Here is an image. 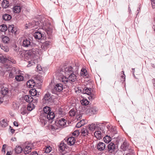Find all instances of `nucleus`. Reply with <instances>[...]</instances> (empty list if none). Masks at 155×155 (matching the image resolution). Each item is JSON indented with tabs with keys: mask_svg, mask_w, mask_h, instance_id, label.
Here are the masks:
<instances>
[{
	"mask_svg": "<svg viewBox=\"0 0 155 155\" xmlns=\"http://www.w3.org/2000/svg\"><path fill=\"white\" fill-rule=\"evenodd\" d=\"M77 80L76 76L74 73L67 76H62L60 81L65 84H72L75 82Z\"/></svg>",
	"mask_w": 155,
	"mask_h": 155,
	"instance_id": "f257e3e1",
	"label": "nucleus"
},
{
	"mask_svg": "<svg viewBox=\"0 0 155 155\" xmlns=\"http://www.w3.org/2000/svg\"><path fill=\"white\" fill-rule=\"evenodd\" d=\"M39 22V24L38 27H42L43 29L45 30L47 34L50 35L52 32V29L51 27V24L50 22L47 20H45L43 21H40Z\"/></svg>",
	"mask_w": 155,
	"mask_h": 155,
	"instance_id": "f03ea898",
	"label": "nucleus"
},
{
	"mask_svg": "<svg viewBox=\"0 0 155 155\" xmlns=\"http://www.w3.org/2000/svg\"><path fill=\"white\" fill-rule=\"evenodd\" d=\"M66 120L64 118H59L55 121V124L51 126L53 130L58 129L59 128L62 127L66 124Z\"/></svg>",
	"mask_w": 155,
	"mask_h": 155,
	"instance_id": "7ed1b4c3",
	"label": "nucleus"
},
{
	"mask_svg": "<svg viewBox=\"0 0 155 155\" xmlns=\"http://www.w3.org/2000/svg\"><path fill=\"white\" fill-rule=\"evenodd\" d=\"M38 49L37 48H32L29 50L24 54L25 58L26 59H33L37 53L38 52Z\"/></svg>",
	"mask_w": 155,
	"mask_h": 155,
	"instance_id": "20e7f679",
	"label": "nucleus"
},
{
	"mask_svg": "<svg viewBox=\"0 0 155 155\" xmlns=\"http://www.w3.org/2000/svg\"><path fill=\"white\" fill-rule=\"evenodd\" d=\"M47 116H48L50 119L53 120L54 117V114L53 112L51 111V108L48 107L46 106L44 107L43 112L41 113Z\"/></svg>",
	"mask_w": 155,
	"mask_h": 155,
	"instance_id": "39448f33",
	"label": "nucleus"
},
{
	"mask_svg": "<svg viewBox=\"0 0 155 155\" xmlns=\"http://www.w3.org/2000/svg\"><path fill=\"white\" fill-rule=\"evenodd\" d=\"M69 116L72 117H75L77 120L81 119L82 115L79 112H78L76 108L71 109L68 113Z\"/></svg>",
	"mask_w": 155,
	"mask_h": 155,
	"instance_id": "423d86ee",
	"label": "nucleus"
},
{
	"mask_svg": "<svg viewBox=\"0 0 155 155\" xmlns=\"http://www.w3.org/2000/svg\"><path fill=\"white\" fill-rule=\"evenodd\" d=\"M63 90V85L60 83L57 84L53 88L51 89L52 94L58 95L59 93Z\"/></svg>",
	"mask_w": 155,
	"mask_h": 155,
	"instance_id": "0eeeda50",
	"label": "nucleus"
},
{
	"mask_svg": "<svg viewBox=\"0 0 155 155\" xmlns=\"http://www.w3.org/2000/svg\"><path fill=\"white\" fill-rule=\"evenodd\" d=\"M35 44L32 40L29 38L24 39L22 41V46L25 48H30L34 46Z\"/></svg>",
	"mask_w": 155,
	"mask_h": 155,
	"instance_id": "6e6552de",
	"label": "nucleus"
},
{
	"mask_svg": "<svg viewBox=\"0 0 155 155\" xmlns=\"http://www.w3.org/2000/svg\"><path fill=\"white\" fill-rule=\"evenodd\" d=\"M40 122L42 126H44L48 120H51L48 116H47L44 114H41L39 117Z\"/></svg>",
	"mask_w": 155,
	"mask_h": 155,
	"instance_id": "1a4fd4ad",
	"label": "nucleus"
},
{
	"mask_svg": "<svg viewBox=\"0 0 155 155\" xmlns=\"http://www.w3.org/2000/svg\"><path fill=\"white\" fill-rule=\"evenodd\" d=\"M39 22L38 21H34L32 22L29 23L28 26L26 27L29 28H33V29H36L38 28V25H39Z\"/></svg>",
	"mask_w": 155,
	"mask_h": 155,
	"instance_id": "9d476101",
	"label": "nucleus"
},
{
	"mask_svg": "<svg viewBox=\"0 0 155 155\" xmlns=\"http://www.w3.org/2000/svg\"><path fill=\"white\" fill-rule=\"evenodd\" d=\"M8 29L10 35H15L17 33V29L13 25H9Z\"/></svg>",
	"mask_w": 155,
	"mask_h": 155,
	"instance_id": "9b49d317",
	"label": "nucleus"
},
{
	"mask_svg": "<svg viewBox=\"0 0 155 155\" xmlns=\"http://www.w3.org/2000/svg\"><path fill=\"white\" fill-rule=\"evenodd\" d=\"M65 74V76H67L73 72V68L71 66H68L64 69V71Z\"/></svg>",
	"mask_w": 155,
	"mask_h": 155,
	"instance_id": "f8f14e48",
	"label": "nucleus"
},
{
	"mask_svg": "<svg viewBox=\"0 0 155 155\" xmlns=\"http://www.w3.org/2000/svg\"><path fill=\"white\" fill-rule=\"evenodd\" d=\"M94 91L92 89V88L90 87H88V99L91 100H92L94 99L95 98V96L94 95Z\"/></svg>",
	"mask_w": 155,
	"mask_h": 155,
	"instance_id": "ddd939ff",
	"label": "nucleus"
},
{
	"mask_svg": "<svg viewBox=\"0 0 155 155\" xmlns=\"http://www.w3.org/2000/svg\"><path fill=\"white\" fill-rule=\"evenodd\" d=\"M0 88V93L3 95H7L8 94L9 92L8 87L5 86V85H1Z\"/></svg>",
	"mask_w": 155,
	"mask_h": 155,
	"instance_id": "4468645a",
	"label": "nucleus"
},
{
	"mask_svg": "<svg viewBox=\"0 0 155 155\" xmlns=\"http://www.w3.org/2000/svg\"><path fill=\"white\" fill-rule=\"evenodd\" d=\"M37 83V81L35 80L30 79L28 81L27 83V86L29 88H33L35 86H37L36 83Z\"/></svg>",
	"mask_w": 155,
	"mask_h": 155,
	"instance_id": "2eb2a0df",
	"label": "nucleus"
},
{
	"mask_svg": "<svg viewBox=\"0 0 155 155\" xmlns=\"http://www.w3.org/2000/svg\"><path fill=\"white\" fill-rule=\"evenodd\" d=\"M52 100L50 94L48 93H47L45 95L44 98L43 99V101L44 103H48L50 102Z\"/></svg>",
	"mask_w": 155,
	"mask_h": 155,
	"instance_id": "dca6fc26",
	"label": "nucleus"
},
{
	"mask_svg": "<svg viewBox=\"0 0 155 155\" xmlns=\"http://www.w3.org/2000/svg\"><path fill=\"white\" fill-rule=\"evenodd\" d=\"M97 111L96 108L95 107H91L88 108V115H91L95 114Z\"/></svg>",
	"mask_w": 155,
	"mask_h": 155,
	"instance_id": "f3484780",
	"label": "nucleus"
},
{
	"mask_svg": "<svg viewBox=\"0 0 155 155\" xmlns=\"http://www.w3.org/2000/svg\"><path fill=\"white\" fill-rule=\"evenodd\" d=\"M34 36L36 39H40L42 38H44L45 36V35L42 34L41 32L38 31L35 33Z\"/></svg>",
	"mask_w": 155,
	"mask_h": 155,
	"instance_id": "a211bd4d",
	"label": "nucleus"
},
{
	"mask_svg": "<svg viewBox=\"0 0 155 155\" xmlns=\"http://www.w3.org/2000/svg\"><path fill=\"white\" fill-rule=\"evenodd\" d=\"M75 141V139L74 137H70L67 139V142L68 145L70 146L73 145Z\"/></svg>",
	"mask_w": 155,
	"mask_h": 155,
	"instance_id": "6ab92c4d",
	"label": "nucleus"
},
{
	"mask_svg": "<svg viewBox=\"0 0 155 155\" xmlns=\"http://www.w3.org/2000/svg\"><path fill=\"white\" fill-rule=\"evenodd\" d=\"M32 146L30 144L26 146L24 149V152L25 154H28L31 152L32 149Z\"/></svg>",
	"mask_w": 155,
	"mask_h": 155,
	"instance_id": "aec40b11",
	"label": "nucleus"
},
{
	"mask_svg": "<svg viewBox=\"0 0 155 155\" xmlns=\"http://www.w3.org/2000/svg\"><path fill=\"white\" fill-rule=\"evenodd\" d=\"M106 145L103 142H100L97 144V149L100 151H103L105 148Z\"/></svg>",
	"mask_w": 155,
	"mask_h": 155,
	"instance_id": "412c9836",
	"label": "nucleus"
},
{
	"mask_svg": "<svg viewBox=\"0 0 155 155\" xmlns=\"http://www.w3.org/2000/svg\"><path fill=\"white\" fill-rule=\"evenodd\" d=\"M24 100L27 102L30 103L33 101H38L37 100H33L32 97L30 95H26L24 97Z\"/></svg>",
	"mask_w": 155,
	"mask_h": 155,
	"instance_id": "4be33fe9",
	"label": "nucleus"
},
{
	"mask_svg": "<svg viewBox=\"0 0 155 155\" xmlns=\"http://www.w3.org/2000/svg\"><path fill=\"white\" fill-rule=\"evenodd\" d=\"M129 144L126 142H124L121 146V149L124 151L129 150Z\"/></svg>",
	"mask_w": 155,
	"mask_h": 155,
	"instance_id": "5701e85b",
	"label": "nucleus"
},
{
	"mask_svg": "<svg viewBox=\"0 0 155 155\" xmlns=\"http://www.w3.org/2000/svg\"><path fill=\"white\" fill-rule=\"evenodd\" d=\"M23 74H18L15 76V79L18 82L22 81L24 80V77L23 76Z\"/></svg>",
	"mask_w": 155,
	"mask_h": 155,
	"instance_id": "b1692460",
	"label": "nucleus"
},
{
	"mask_svg": "<svg viewBox=\"0 0 155 155\" xmlns=\"http://www.w3.org/2000/svg\"><path fill=\"white\" fill-rule=\"evenodd\" d=\"M17 71H16V68L13 67L12 68L11 72L9 74V76L11 78H13L14 76L17 73Z\"/></svg>",
	"mask_w": 155,
	"mask_h": 155,
	"instance_id": "393cba45",
	"label": "nucleus"
},
{
	"mask_svg": "<svg viewBox=\"0 0 155 155\" xmlns=\"http://www.w3.org/2000/svg\"><path fill=\"white\" fill-rule=\"evenodd\" d=\"M108 150L109 151H114L115 149V144L111 142L107 146Z\"/></svg>",
	"mask_w": 155,
	"mask_h": 155,
	"instance_id": "a878e982",
	"label": "nucleus"
},
{
	"mask_svg": "<svg viewBox=\"0 0 155 155\" xmlns=\"http://www.w3.org/2000/svg\"><path fill=\"white\" fill-rule=\"evenodd\" d=\"M34 80L35 81H37V83L36 84L38 85H40L41 84L42 82V80L41 79V76H37L35 78Z\"/></svg>",
	"mask_w": 155,
	"mask_h": 155,
	"instance_id": "bb28decb",
	"label": "nucleus"
},
{
	"mask_svg": "<svg viewBox=\"0 0 155 155\" xmlns=\"http://www.w3.org/2000/svg\"><path fill=\"white\" fill-rule=\"evenodd\" d=\"M27 110L25 106H23L20 110V113L22 115H25L28 113Z\"/></svg>",
	"mask_w": 155,
	"mask_h": 155,
	"instance_id": "cd10ccee",
	"label": "nucleus"
},
{
	"mask_svg": "<svg viewBox=\"0 0 155 155\" xmlns=\"http://www.w3.org/2000/svg\"><path fill=\"white\" fill-rule=\"evenodd\" d=\"M81 134L84 136H85L87 135V127L86 126H84L81 131Z\"/></svg>",
	"mask_w": 155,
	"mask_h": 155,
	"instance_id": "c85d7f7f",
	"label": "nucleus"
},
{
	"mask_svg": "<svg viewBox=\"0 0 155 155\" xmlns=\"http://www.w3.org/2000/svg\"><path fill=\"white\" fill-rule=\"evenodd\" d=\"M94 136L97 139H100L101 138V134L100 131H96L94 133Z\"/></svg>",
	"mask_w": 155,
	"mask_h": 155,
	"instance_id": "c756f323",
	"label": "nucleus"
},
{
	"mask_svg": "<svg viewBox=\"0 0 155 155\" xmlns=\"http://www.w3.org/2000/svg\"><path fill=\"white\" fill-rule=\"evenodd\" d=\"M9 3L7 0H3L2 3V6L4 8H7L9 6Z\"/></svg>",
	"mask_w": 155,
	"mask_h": 155,
	"instance_id": "7c9ffc66",
	"label": "nucleus"
},
{
	"mask_svg": "<svg viewBox=\"0 0 155 155\" xmlns=\"http://www.w3.org/2000/svg\"><path fill=\"white\" fill-rule=\"evenodd\" d=\"M20 106V104L18 102L15 101L13 102L12 107L14 110L18 109Z\"/></svg>",
	"mask_w": 155,
	"mask_h": 155,
	"instance_id": "2f4dec72",
	"label": "nucleus"
},
{
	"mask_svg": "<svg viewBox=\"0 0 155 155\" xmlns=\"http://www.w3.org/2000/svg\"><path fill=\"white\" fill-rule=\"evenodd\" d=\"M2 18L5 21H8L11 19L12 17L10 15L5 14L3 15Z\"/></svg>",
	"mask_w": 155,
	"mask_h": 155,
	"instance_id": "473e14b6",
	"label": "nucleus"
},
{
	"mask_svg": "<svg viewBox=\"0 0 155 155\" xmlns=\"http://www.w3.org/2000/svg\"><path fill=\"white\" fill-rule=\"evenodd\" d=\"M21 11V7L19 5H16L14 6L13 12L15 13H19Z\"/></svg>",
	"mask_w": 155,
	"mask_h": 155,
	"instance_id": "72a5a7b5",
	"label": "nucleus"
},
{
	"mask_svg": "<svg viewBox=\"0 0 155 155\" xmlns=\"http://www.w3.org/2000/svg\"><path fill=\"white\" fill-rule=\"evenodd\" d=\"M30 92L31 94V95L32 96H36L38 95V93L37 90L35 89H33L30 91ZM38 95H39L38 93Z\"/></svg>",
	"mask_w": 155,
	"mask_h": 155,
	"instance_id": "f704fd0d",
	"label": "nucleus"
},
{
	"mask_svg": "<svg viewBox=\"0 0 155 155\" xmlns=\"http://www.w3.org/2000/svg\"><path fill=\"white\" fill-rule=\"evenodd\" d=\"M0 46L1 49L4 51L5 52H8L9 50L8 48L5 45V44H0Z\"/></svg>",
	"mask_w": 155,
	"mask_h": 155,
	"instance_id": "c9c22d12",
	"label": "nucleus"
},
{
	"mask_svg": "<svg viewBox=\"0 0 155 155\" xmlns=\"http://www.w3.org/2000/svg\"><path fill=\"white\" fill-rule=\"evenodd\" d=\"M23 150V149L21 147L19 146H16L15 149V151L17 153H21Z\"/></svg>",
	"mask_w": 155,
	"mask_h": 155,
	"instance_id": "e433bc0d",
	"label": "nucleus"
},
{
	"mask_svg": "<svg viewBox=\"0 0 155 155\" xmlns=\"http://www.w3.org/2000/svg\"><path fill=\"white\" fill-rule=\"evenodd\" d=\"M8 29L7 27L5 25L3 24L0 25V31L2 32H5Z\"/></svg>",
	"mask_w": 155,
	"mask_h": 155,
	"instance_id": "4c0bfd02",
	"label": "nucleus"
},
{
	"mask_svg": "<svg viewBox=\"0 0 155 155\" xmlns=\"http://www.w3.org/2000/svg\"><path fill=\"white\" fill-rule=\"evenodd\" d=\"M104 140L105 143H108L110 142L111 140V137L107 135L104 138Z\"/></svg>",
	"mask_w": 155,
	"mask_h": 155,
	"instance_id": "58836bf2",
	"label": "nucleus"
},
{
	"mask_svg": "<svg viewBox=\"0 0 155 155\" xmlns=\"http://www.w3.org/2000/svg\"><path fill=\"white\" fill-rule=\"evenodd\" d=\"M59 147L60 150L62 151L64 150L66 148V144H64L63 141H61Z\"/></svg>",
	"mask_w": 155,
	"mask_h": 155,
	"instance_id": "ea45409f",
	"label": "nucleus"
},
{
	"mask_svg": "<svg viewBox=\"0 0 155 155\" xmlns=\"http://www.w3.org/2000/svg\"><path fill=\"white\" fill-rule=\"evenodd\" d=\"M0 62L4 63V62H8L7 58L5 57L2 54V56H0Z\"/></svg>",
	"mask_w": 155,
	"mask_h": 155,
	"instance_id": "a19ab883",
	"label": "nucleus"
},
{
	"mask_svg": "<svg viewBox=\"0 0 155 155\" xmlns=\"http://www.w3.org/2000/svg\"><path fill=\"white\" fill-rule=\"evenodd\" d=\"M86 73H87L86 69L83 68L81 70L80 73L81 75L82 76H85L87 74H86Z\"/></svg>",
	"mask_w": 155,
	"mask_h": 155,
	"instance_id": "79ce46f5",
	"label": "nucleus"
},
{
	"mask_svg": "<svg viewBox=\"0 0 155 155\" xmlns=\"http://www.w3.org/2000/svg\"><path fill=\"white\" fill-rule=\"evenodd\" d=\"M51 42L49 41H46L43 44V47L45 49H47L49 48Z\"/></svg>",
	"mask_w": 155,
	"mask_h": 155,
	"instance_id": "37998d69",
	"label": "nucleus"
},
{
	"mask_svg": "<svg viewBox=\"0 0 155 155\" xmlns=\"http://www.w3.org/2000/svg\"><path fill=\"white\" fill-rule=\"evenodd\" d=\"M89 128L90 130L94 131V130L97 129V127H96L94 124H91L89 125Z\"/></svg>",
	"mask_w": 155,
	"mask_h": 155,
	"instance_id": "c03bdc74",
	"label": "nucleus"
},
{
	"mask_svg": "<svg viewBox=\"0 0 155 155\" xmlns=\"http://www.w3.org/2000/svg\"><path fill=\"white\" fill-rule=\"evenodd\" d=\"M51 147L49 146H48L44 148V151L45 153H49L51 150Z\"/></svg>",
	"mask_w": 155,
	"mask_h": 155,
	"instance_id": "a18cd8bd",
	"label": "nucleus"
},
{
	"mask_svg": "<svg viewBox=\"0 0 155 155\" xmlns=\"http://www.w3.org/2000/svg\"><path fill=\"white\" fill-rule=\"evenodd\" d=\"M81 104L82 105L85 106L86 108H87V100L86 99H83L81 101Z\"/></svg>",
	"mask_w": 155,
	"mask_h": 155,
	"instance_id": "49530a36",
	"label": "nucleus"
},
{
	"mask_svg": "<svg viewBox=\"0 0 155 155\" xmlns=\"http://www.w3.org/2000/svg\"><path fill=\"white\" fill-rule=\"evenodd\" d=\"M7 60L8 62H9L11 64H15L16 63V61L12 58H8Z\"/></svg>",
	"mask_w": 155,
	"mask_h": 155,
	"instance_id": "de8ad7c7",
	"label": "nucleus"
},
{
	"mask_svg": "<svg viewBox=\"0 0 155 155\" xmlns=\"http://www.w3.org/2000/svg\"><path fill=\"white\" fill-rule=\"evenodd\" d=\"M0 125L2 127H5L7 126V124L5 122V120H3L0 122Z\"/></svg>",
	"mask_w": 155,
	"mask_h": 155,
	"instance_id": "09e8293b",
	"label": "nucleus"
},
{
	"mask_svg": "<svg viewBox=\"0 0 155 155\" xmlns=\"http://www.w3.org/2000/svg\"><path fill=\"white\" fill-rule=\"evenodd\" d=\"M2 40L4 44L7 43L9 41V38L6 36H5Z\"/></svg>",
	"mask_w": 155,
	"mask_h": 155,
	"instance_id": "8fccbe9b",
	"label": "nucleus"
},
{
	"mask_svg": "<svg viewBox=\"0 0 155 155\" xmlns=\"http://www.w3.org/2000/svg\"><path fill=\"white\" fill-rule=\"evenodd\" d=\"M80 133L78 130H76L73 133L72 135L73 136L77 137L78 136Z\"/></svg>",
	"mask_w": 155,
	"mask_h": 155,
	"instance_id": "3c124183",
	"label": "nucleus"
},
{
	"mask_svg": "<svg viewBox=\"0 0 155 155\" xmlns=\"http://www.w3.org/2000/svg\"><path fill=\"white\" fill-rule=\"evenodd\" d=\"M84 121V120H82L80 122H78L76 125V127L77 128H79L83 125V123H81Z\"/></svg>",
	"mask_w": 155,
	"mask_h": 155,
	"instance_id": "603ef678",
	"label": "nucleus"
},
{
	"mask_svg": "<svg viewBox=\"0 0 155 155\" xmlns=\"http://www.w3.org/2000/svg\"><path fill=\"white\" fill-rule=\"evenodd\" d=\"M27 109V110L31 111L33 109V105L31 104H29L28 105Z\"/></svg>",
	"mask_w": 155,
	"mask_h": 155,
	"instance_id": "864d4df0",
	"label": "nucleus"
},
{
	"mask_svg": "<svg viewBox=\"0 0 155 155\" xmlns=\"http://www.w3.org/2000/svg\"><path fill=\"white\" fill-rule=\"evenodd\" d=\"M35 64L34 61L33 60H31L30 61H28V64L27 65V67H30L32 65L34 64Z\"/></svg>",
	"mask_w": 155,
	"mask_h": 155,
	"instance_id": "5fc2aeb1",
	"label": "nucleus"
},
{
	"mask_svg": "<svg viewBox=\"0 0 155 155\" xmlns=\"http://www.w3.org/2000/svg\"><path fill=\"white\" fill-rule=\"evenodd\" d=\"M37 71H41L42 70V69L41 65L39 64H38L37 66Z\"/></svg>",
	"mask_w": 155,
	"mask_h": 155,
	"instance_id": "6e6d98bb",
	"label": "nucleus"
},
{
	"mask_svg": "<svg viewBox=\"0 0 155 155\" xmlns=\"http://www.w3.org/2000/svg\"><path fill=\"white\" fill-rule=\"evenodd\" d=\"M6 147V144H4L3 145L2 149V152H3L4 153H5V148Z\"/></svg>",
	"mask_w": 155,
	"mask_h": 155,
	"instance_id": "4d7b16f0",
	"label": "nucleus"
},
{
	"mask_svg": "<svg viewBox=\"0 0 155 155\" xmlns=\"http://www.w3.org/2000/svg\"><path fill=\"white\" fill-rule=\"evenodd\" d=\"M9 129L10 132L12 133L13 134L14 133L15 131V130L13 129H12L11 126H10Z\"/></svg>",
	"mask_w": 155,
	"mask_h": 155,
	"instance_id": "13d9d810",
	"label": "nucleus"
},
{
	"mask_svg": "<svg viewBox=\"0 0 155 155\" xmlns=\"http://www.w3.org/2000/svg\"><path fill=\"white\" fill-rule=\"evenodd\" d=\"M87 90V87H85L83 90V92L84 94H87V91H86Z\"/></svg>",
	"mask_w": 155,
	"mask_h": 155,
	"instance_id": "bf43d9fd",
	"label": "nucleus"
},
{
	"mask_svg": "<svg viewBox=\"0 0 155 155\" xmlns=\"http://www.w3.org/2000/svg\"><path fill=\"white\" fill-rule=\"evenodd\" d=\"M30 155H38V154L36 151H34Z\"/></svg>",
	"mask_w": 155,
	"mask_h": 155,
	"instance_id": "052dcab7",
	"label": "nucleus"
},
{
	"mask_svg": "<svg viewBox=\"0 0 155 155\" xmlns=\"http://www.w3.org/2000/svg\"><path fill=\"white\" fill-rule=\"evenodd\" d=\"M87 83H88V85L89 84V83H91V87H93V82H92V81H91V80H88Z\"/></svg>",
	"mask_w": 155,
	"mask_h": 155,
	"instance_id": "680f3d73",
	"label": "nucleus"
},
{
	"mask_svg": "<svg viewBox=\"0 0 155 155\" xmlns=\"http://www.w3.org/2000/svg\"><path fill=\"white\" fill-rule=\"evenodd\" d=\"M13 124L14 126L16 127L18 126V124L17 122L15 121L13 122Z\"/></svg>",
	"mask_w": 155,
	"mask_h": 155,
	"instance_id": "e2e57ef3",
	"label": "nucleus"
},
{
	"mask_svg": "<svg viewBox=\"0 0 155 155\" xmlns=\"http://www.w3.org/2000/svg\"><path fill=\"white\" fill-rule=\"evenodd\" d=\"M151 1L152 2H151L152 4H155V1L154 0H151Z\"/></svg>",
	"mask_w": 155,
	"mask_h": 155,
	"instance_id": "0e129e2a",
	"label": "nucleus"
},
{
	"mask_svg": "<svg viewBox=\"0 0 155 155\" xmlns=\"http://www.w3.org/2000/svg\"><path fill=\"white\" fill-rule=\"evenodd\" d=\"M2 85H5L3 83H2L1 81H0V88H1V86Z\"/></svg>",
	"mask_w": 155,
	"mask_h": 155,
	"instance_id": "69168bd1",
	"label": "nucleus"
},
{
	"mask_svg": "<svg viewBox=\"0 0 155 155\" xmlns=\"http://www.w3.org/2000/svg\"><path fill=\"white\" fill-rule=\"evenodd\" d=\"M153 85L155 86V79L153 80Z\"/></svg>",
	"mask_w": 155,
	"mask_h": 155,
	"instance_id": "338daca9",
	"label": "nucleus"
},
{
	"mask_svg": "<svg viewBox=\"0 0 155 155\" xmlns=\"http://www.w3.org/2000/svg\"><path fill=\"white\" fill-rule=\"evenodd\" d=\"M10 152H9V151H8L6 153V155H11L10 154Z\"/></svg>",
	"mask_w": 155,
	"mask_h": 155,
	"instance_id": "774afa93",
	"label": "nucleus"
}]
</instances>
